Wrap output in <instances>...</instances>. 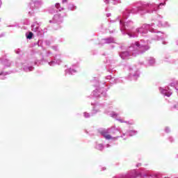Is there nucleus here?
I'll list each match as a JSON object with an SVG mask.
<instances>
[{
  "label": "nucleus",
  "mask_w": 178,
  "mask_h": 178,
  "mask_svg": "<svg viewBox=\"0 0 178 178\" xmlns=\"http://www.w3.org/2000/svg\"><path fill=\"white\" fill-rule=\"evenodd\" d=\"M99 133L104 138H106V140H112V136L109 134V130L104 129Z\"/></svg>",
  "instance_id": "obj_1"
},
{
  "label": "nucleus",
  "mask_w": 178,
  "mask_h": 178,
  "mask_svg": "<svg viewBox=\"0 0 178 178\" xmlns=\"http://www.w3.org/2000/svg\"><path fill=\"white\" fill-rule=\"evenodd\" d=\"M26 38H28L29 40H31V38H33V33H32V32H30L29 33V35L26 36Z\"/></svg>",
  "instance_id": "obj_2"
},
{
  "label": "nucleus",
  "mask_w": 178,
  "mask_h": 178,
  "mask_svg": "<svg viewBox=\"0 0 178 178\" xmlns=\"http://www.w3.org/2000/svg\"><path fill=\"white\" fill-rule=\"evenodd\" d=\"M59 6V4H56V7L58 8Z\"/></svg>",
  "instance_id": "obj_3"
},
{
  "label": "nucleus",
  "mask_w": 178,
  "mask_h": 178,
  "mask_svg": "<svg viewBox=\"0 0 178 178\" xmlns=\"http://www.w3.org/2000/svg\"><path fill=\"white\" fill-rule=\"evenodd\" d=\"M160 5H163V3H160Z\"/></svg>",
  "instance_id": "obj_4"
}]
</instances>
